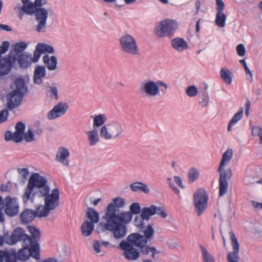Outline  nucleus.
<instances>
[{"label":"nucleus","mask_w":262,"mask_h":262,"mask_svg":"<svg viewBox=\"0 0 262 262\" xmlns=\"http://www.w3.org/2000/svg\"><path fill=\"white\" fill-rule=\"evenodd\" d=\"M124 205L123 199L120 197L114 198L108 205L102 217L105 223L100 224L103 226V230L112 232L116 239L122 238L126 235V225L131 222L133 214H139L141 212L140 204L134 203L129 207L130 211L119 212V208Z\"/></svg>","instance_id":"f257e3e1"},{"label":"nucleus","mask_w":262,"mask_h":262,"mask_svg":"<svg viewBox=\"0 0 262 262\" xmlns=\"http://www.w3.org/2000/svg\"><path fill=\"white\" fill-rule=\"evenodd\" d=\"M119 248L123 251V256L129 260H137L140 253L147 255L151 253L152 259H156V254L159 252L154 247L147 245V241L143 236L138 233H132L128 235L126 241H122L119 244Z\"/></svg>","instance_id":"f03ea898"},{"label":"nucleus","mask_w":262,"mask_h":262,"mask_svg":"<svg viewBox=\"0 0 262 262\" xmlns=\"http://www.w3.org/2000/svg\"><path fill=\"white\" fill-rule=\"evenodd\" d=\"M124 126L117 121H112L101 126L100 130V137L106 140L120 139L124 133Z\"/></svg>","instance_id":"7ed1b4c3"},{"label":"nucleus","mask_w":262,"mask_h":262,"mask_svg":"<svg viewBox=\"0 0 262 262\" xmlns=\"http://www.w3.org/2000/svg\"><path fill=\"white\" fill-rule=\"evenodd\" d=\"M121 51L128 55L138 56L140 55V51L136 39L131 35L125 34L119 39Z\"/></svg>","instance_id":"20e7f679"},{"label":"nucleus","mask_w":262,"mask_h":262,"mask_svg":"<svg viewBox=\"0 0 262 262\" xmlns=\"http://www.w3.org/2000/svg\"><path fill=\"white\" fill-rule=\"evenodd\" d=\"M160 86L164 87L165 90L168 89L167 84L162 81L155 82L153 80H147L141 83L139 89L145 96L152 97L160 95Z\"/></svg>","instance_id":"39448f33"},{"label":"nucleus","mask_w":262,"mask_h":262,"mask_svg":"<svg viewBox=\"0 0 262 262\" xmlns=\"http://www.w3.org/2000/svg\"><path fill=\"white\" fill-rule=\"evenodd\" d=\"M177 22L173 19H166L161 20L156 26L154 30L156 36L160 38L165 37L172 34L177 29Z\"/></svg>","instance_id":"423d86ee"},{"label":"nucleus","mask_w":262,"mask_h":262,"mask_svg":"<svg viewBox=\"0 0 262 262\" xmlns=\"http://www.w3.org/2000/svg\"><path fill=\"white\" fill-rule=\"evenodd\" d=\"M4 238L5 242L9 245H13L18 242H22V246L26 247H28V244H30V239L29 235L25 233V230L20 227L15 228L11 235L8 232L4 233Z\"/></svg>","instance_id":"0eeeda50"},{"label":"nucleus","mask_w":262,"mask_h":262,"mask_svg":"<svg viewBox=\"0 0 262 262\" xmlns=\"http://www.w3.org/2000/svg\"><path fill=\"white\" fill-rule=\"evenodd\" d=\"M208 195L203 189H199L193 194L194 210L198 216L201 215L208 206Z\"/></svg>","instance_id":"6e6552de"},{"label":"nucleus","mask_w":262,"mask_h":262,"mask_svg":"<svg viewBox=\"0 0 262 262\" xmlns=\"http://www.w3.org/2000/svg\"><path fill=\"white\" fill-rule=\"evenodd\" d=\"M29 233L31 236L29 235L30 239V244L28 246H31L30 249V255L36 259H39V245L38 241L40 238V232L38 229L31 226L27 227Z\"/></svg>","instance_id":"1a4fd4ad"},{"label":"nucleus","mask_w":262,"mask_h":262,"mask_svg":"<svg viewBox=\"0 0 262 262\" xmlns=\"http://www.w3.org/2000/svg\"><path fill=\"white\" fill-rule=\"evenodd\" d=\"M48 183L47 179L38 173H33L30 177L27 186L24 192V196L26 199L30 196L32 191L37 187H39Z\"/></svg>","instance_id":"9d476101"},{"label":"nucleus","mask_w":262,"mask_h":262,"mask_svg":"<svg viewBox=\"0 0 262 262\" xmlns=\"http://www.w3.org/2000/svg\"><path fill=\"white\" fill-rule=\"evenodd\" d=\"M37 25L35 30L38 33H44L46 31L47 20L48 16V11L44 8H38L34 13Z\"/></svg>","instance_id":"9b49d317"},{"label":"nucleus","mask_w":262,"mask_h":262,"mask_svg":"<svg viewBox=\"0 0 262 262\" xmlns=\"http://www.w3.org/2000/svg\"><path fill=\"white\" fill-rule=\"evenodd\" d=\"M16 58L11 52L6 57L0 58V77L8 74L12 68H16Z\"/></svg>","instance_id":"f8f14e48"},{"label":"nucleus","mask_w":262,"mask_h":262,"mask_svg":"<svg viewBox=\"0 0 262 262\" xmlns=\"http://www.w3.org/2000/svg\"><path fill=\"white\" fill-rule=\"evenodd\" d=\"M218 171L220 172L219 195L222 196L227 192L228 188V179H230L232 177V171L230 168L225 170L224 167L221 170Z\"/></svg>","instance_id":"ddd939ff"},{"label":"nucleus","mask_w":262,"mask_h":262,"mask_svg":"<svg viewBox=\"0 0 262 262\" xmlns=\"http://www.w3.org/2000/svg\"><path fill=\"white\" fill-rule=\"evenodd\" d=\"M68 108L69 105L67 102L60 101L55 105L53 108L49 112L47 118L49 120L56 119L64 115Z\"/></svg>","instance_id":"4468645a"},{"label":"nucleus","mask_w":262,"mask_h":262,"mask_svg":"<svg viewBox=\"0 0 262 262\" xmlns=\"http://www.w3.org/2000/svg\"><path fill=\"white\" fill-rule=\"evenodd\" d=\"M233 251L228 253L227 260L228 262H238V253L239 245L234 233L232 231L229 232Z\"/></svg>","instance_id":"2eb2a0df"},{"label":"nucleus","mask_w":262,"mask_h":262,"mask_svg":"<svg viewBox=\"0 0 262 262\" xmlns=\"http://www.w3.org/2000/svg\"><path fill=\"white\" fill-rule=\"evenodd\" d=\"M59 191L57 188L53 189L50 194L49 193L44 198L46 208L52 210L55 209L59 204Z\"/></svg>","instance_id":"dca6fc26"},{"label":"nucleus","mask_w":262,"mask_h":262,"mask_svg":"<svg viewBox=\"0 0 262 262\" xmlns=\"http://www.w3.org/2000/svg\"><path fill=\"white\" fill-rule=\"evenodd\" d=\"M50 189L48 185L47 184L39 187H37L34 188L30 196L28 199L26 200L24 194H23V200L25 203H27L28 201H31V202H33L35 197L38 198H45L49 193H50Z\"/></svg>","instance_id":"f3484780"},{"label":"nucleus","mask_w":262,"mask_h":262,"mask_svg":"<svg viewBox=\"0 0 262 262\" xmlns=\"http://www.w3.org/2000/svg\"><path fill=\"white\" fill-rule=\"evenodd\" d=\"M24 95L16 91H11L7 95V100L8 107L9 108H14L20 104Z\"/></svg>","instance_id":"a211bd4d"},{"label":"nucleus","mask_w":262,"mask_h":262,"mask_svg":"<svg viewBox=\"0 0 262 262\" xmlns=\"http://www.w3.org/2000/svg\"><path fill=\"white\" fill-rule=\"evenodd\" d=\"M12 56L16 58V63L19 64L21 69H27L31 66L32 62L31 60V54L27 52H24L23 54L13 55L12 52Z\"/></svg>","instance_id":"6ab92c4d"},{"label":"nucleus","mask_w":262,"mask_h":262,"mask_svg":"<svg viewBox=\"0 0 262 262\" xmlns=\"http://www.w3.org/2000/svg\"><path fill=\"white\" fill-rule=\"evenodd\" d=\"M6 200L7 201L5 208L6 213L11 216L17 214L19 211V206L15 200L10 196H7Z\"/></svg>","instance_id":"aec40b11"},{"label":"nucleus","mask_w":262,"mask_h":262,"mask_svg":"<svg viewBox=\"0 0 262 262\" xmlns=\"http://www.w3.org/2000/svg\"><path fill=\"white\" fill-rule=\"evenodd\" d=\"M70 152L69 150L64 147H60L58 148L57 151L55 159L57 161L68 166L69 165V161L68 160Z\"/></svg>","instance_id":"412c9836"},{"label":"nucleus","mask_w":262,"mask_h":262,"mask_svg":"<svg viewBox=\"0 0 262 262\" xmlns=\"http://www.w3.org/2000/svg\"><path fill=\"white\" fill-rule=\"evenodd\" d=\"M46 74V68L42 66H37L34 71L33 82L36 84H41L42 83V78L45 77Z\"/></svg>","instance_id":"4be33fe9"},{"label":"nucleus","mask_w":262,"mask_h":262,"mask_svg":"<svg viewBox=\"0 0 262 262\" xmlns=\"http://www.w3.org/2000/svg\"><path fill=\"white\" fill-rule=\"evenodd\" d=\"M35 217H36V214H35V211L29 209L24 210L19 216L20 220L23 224H28L31 222Z\"/></svg>","instance_id":"5701e85b"},{"label":"nucleus","mask_w":262,"mask_h":262,"mask_svg":"<svg viewBox=\"0 0 262 262\" xmlns=\"http://www.w3.org/2000/svg\"><path fill=\"white\" fill-rule=\"evenodd\" d=\"M42 60L49 70L54 71L56 70L57 59L55 56L53 55L50 57L48 55L46 54L43 56Z\"/></svg>","instance_id":"b1692460"},{"label":"nucleus","mask_w":262,"mask_h":262,"mask_svg":"<svg viewBox=\"0 0 262 262\" xmlns=\"http://www.w3.org/2000/svg\"><path fill=\"white\" fill-rule=\"evenodd\" d=\"M171 46L173 49L182 52L188 48L187 42L182 38H175L171 40Z\"/></svg>","instance_id":"393cba45"},{"label":"nucleus","mask_w":262,"mask_h":262,"mask_svg":"<svg viewBox=\"0 0 262 262\" xmlns=\"http://www.w3.org/2000/svg\"><path fill=\"white\" fill-rule=\"evenodd\" d=\"M94 229V224L89 221H85L81 225V233L83 236L85 237L89 236L92 234Z\"/></svg>","instance_id":"a878e982"},{"label":"nucleus","mask_w":262,"mask_h":262,"mask_svg":"<svg viewBox=\"0 0 262 262\" xmlns=\"http://www.w3.org/2000/svg\"><path fill=\"white\" fill-rule=\"evenodd\" d=\"M86 136L89 145L91 146L96 145L99 142V134L95 129L87 132Z\"/></svg>","instance_id":"bb28decb"},{"label":"nucleus","mask_w":262,"mask_h":262,"mask_svg":"<svg viewBox=\"0 0 262 262\" xmlns=\"http://www.w3.org/2000/svg\"><path fill=\"white\" fill-rule=\"evenodd\" d=\"M233 156V150L231 148H228L223 154L222 159L220 164V166L218 168V170H221L223 168L225 167L226 164H228Z\"/></svg>","instance_id":"cd10ccee"},{"label":"nucleus","mask_w":262,"mask_h":262,"mask_svg":"<svg viewBox=\"0 0 262 262\" xmlns=\"http://www.w3.org/2000/svg\"><path fill=\"white\" fill-rule=\"evenodd\" d=\"M130 188L134 192L140 191L146 194H148L149 192V189L147 185L140 182L132 183L130 185Z\"/></svg>","instance_id":"c85d7f7f"},{"label":"nucleus","mask_w":262,"mask_h":262,"mask_svg":"<svg viewBox=\"0 0 262 262\" xmlns=\"http://www.w3.org/2000/svg\"><path fill=\"white\" fill-rule=\"evenodd\" d=\"M199 247L201 252L202 262H215L214 256L205 247L202 245H200Z\"/></svg>","instance_id":"c756f323"},{"label":"nucleus","mask_w":262,"mask_h":262,"mask_svg":"<svg viewBox=\"0 0 262 262\" xmlns=\"http://www.w3.org/2000/svg\"><path fill=\"white\" fill-rule=\"evenodd\" d=\"M15 85L16 87L15 90L13 91H16L19 94L24 95L28 91L27 86L25 84V82L24 79L21 78L17 79L15 81Z\"/></svg>","instance_id":"7c9ffc66"},{"label":"nucleus","mask_w":262,"mask_h":262,"mask_svg":"<svg viewBox=\"0 0 262 262\" xmlns=\"http://www.w3.org/2000/svg\"><path fill=\"white\" fill-rule=\"evenodd\" d=\"M243 108L242 107H241L238 111V112L234 114L233 117L229 121L227 126L228 131H230L232 129V127L233 126H234L237 123V122L241 119L243 116Z\"/></svg>","instance_id":"2f4dec72"},{"label":"nucleus","mask_w":262,"mask_h":262,"mask_svg":"<svg viewBox=\"0 0 262 262\" xmlns=\"http://www.w3.org/2000/svg\"><path fill=\"white\" fill-rule=\"evenodd\" d=\"M86 215L90 220V222L93 223V224L97 223L99 221V213L92 208L90 207L87 209Z\"/></svg>","instance_id":"473e14b6"},{"label":"nucleus","mask_w":262,"mask_h":262,"mask_svg":"<svg viewBox=\"0 0 262 262\" xmlns=\"http://www.w3.org/2000/svg\"><path fill=\"white\" fill-rule=\"evenodd\" d=\"M220 76L227 84L229 85L232 83V73L228 69L222 68L220 71Z\"/></svg>","instance_id":"72a5a7b5"},{"label":"nucleus","mask_w":262,"mask_h":262,"mask_svg":"<svg viewBox=\"0 0 262 262\" xmlns=\"http://www.w3.org/2000/svg\"><path fill=\"white\" fill-rule=\"evenodd\" d=\"M51 210L52 209H49L48 208H46L45 204L44 206L39 205L36 208L35 213L36 214V216L37 217H46L49 214Z\"/></svg>","instance_id":"f704fd0d"},{"label":"nucleus","mask_w":262,"mask_h":262,"mask_svg":"<svg viewBox=\"0 0 262 262\" xmlns=\"http://www.w3.org/2000/svg\"><path fill=\"white\" fill-rule=\"evenodd\" d=\"M23 247V248L20 249L18 251L17 257L19 260L26 261L29 257L28 253H30V249L31 248V246H28V247H26L25 246Z\"/></svg>","instance_id":"c9c22d12"},{"label":"nucleus","mask_w":262,"mask_h":262,"mask_svg":"<svg viewBox=\"0 0 262 262\" xmlns=\"http://www.w3.org/2000/svg\"><path fill=\"white\" fill-rule=\"evenodd\" d=\"M106 120L107 118L104 114L96 115L93 119V127H98L102 126L106 122Z\"/></svg>","instance_id":"e433bc0d"},{"label":"nucleus","mask_w":262,"mask_h":262,"mask_svg":"<svg viewBox=\"0 0 262 262\" xmlns=\"http://www.w3.org/2000/svg\"><path fill=\"white\" fill-rule=\"evenodd\" d=\"M141 214L145 220H149L150 216L155 214V210H154L152 205L149 207H145L143 208L141 210Z\"/></svg>","instance_id":"4c0bfd02"},{"label":"nucleus","mask_w":262,"mask_h":262,"mask_svg":"<svg viewBox=\"0 0 262 262\" xmlns=\"http://www.w3.org/2000/svg\"><path fill=\"white\" fill-rule=\"evenodd\" d=\"M38 9L35 7L34 4L32 2L26 4L23 6L21 8L22 11L26 14L32 15L33 14L36 10Z\"/></svg>","instance_id":"58836bf2"},{"label":"nucleus","mask_w":262,"mask_h":262,"mask_svg":"<svg viewBox=\"0 0 262 262\" xmlns=\"http://www.w3.org/2000/svg\"><path fill=\"white\" fill-rule=\"evenodd\" d=\"M226 16L223 12H217L215 17V23L220 27H225L226 24Z\"/></svg>","instance_id":"ea45409f"},{"label":"nucleus","mask_w":262,"mask_h":262,"mask_svg":"<svg viewBox=\"0 0 262 262\" xmlns=\"http://www.w3.org/2000/svg\"><path fill=\"white\" fill-rule=\"evenodd\" d=\"M36 46L39 48L41 53L52 54L54 53V48L52 46L44 43H38Z\"/></svg>","instance_id":"a19ab883"},{"label":"nucleus","mask_w":262,"mask_h":262,"mask_svg":"<svg viewBox=\"0 0 262 262\" xmlns=\"http://www.w3.org/2000/svg\"><path fill=\"white\" fill-rule=\"evenodd\" d=\"M28 45L24 41L18 42L15 44L13 55L23 54V52L27 47Z\"/></svg>","instance_id":"79ce46f5"},{"label":"nucleus","mask_w":262,"mask_h":262,"mask_svg":"<svg viewBox=\"0 0 262 262\" xmlns=\"http://www.w3.org/2000/svg\"><path fill=\"white\" fill-rule=\"evenodd\" d=\"M47 94L52 99L57 100L59 98L58 92L56 86L54 85L49 86L47 90Z\"/></svg>","instance_id":"37998d69"},{"label":"nucleus","mask_w":262,"mask_h":262,"mask_svg":"<svg viewBox=\"0 0 262 262\" xmlns=\"http://www.w3.org/2000/svg\"><path fill=\"white\" fill-rule=\"evenodd\" d=\"M199 176V172L195 168H191L188 173V181L190 183H193L195 181Z\"/></svg>","instance_id":"c03bdc74"},{"label":"nucleus","mask_w":262,"mask_h":262,"mask_svg":"<svg viewBox=\"0 0 262 262\" xmlns=\"http://www.w3.org/2000/svg\"><path fill=\"white\" fill-rule=\"evenodd\" d=\"M155 233V230L152 227L151 225L148 224L145 229L144 230V235L143 237H144V240L148 242V240H150L153 236V235Z\"/></svg>","instance_id":"a18cd8bd"},{"label":"nucleus","mask_w":262,"mask_h":262,"mask_svg":"<svg viewBox=\"0 0 262 262\" xmlns=\"http://www.w3.org/2000/svg\"><path fill=\"white\" fill-rule=\"evenodd\" d=\"M154 210H155V214H157L162 218H166L167 214L162 207H157L152 205Z\"/></svg>","instance_id":"49530a36"},{"label":"nucleus","mask_w":262,"mask_h":262,"mask_svg":"<svg viewBox=\"0 0 262 262\" xmlns=\"http://www.w3.org/2000/svg\"><path fill=\"white\" fill-rule=\"evenodd\" d=\"M41 54L42 53H41V51H40L39 48H38V47L37 46H36L35 49L33 52V57H32V55L31 54V60L32 63V62L35 63V62H38V61L39 60V59L40 57Z\"/></svg>","instance_id":"de8ad7c7"},{"label":"nucleus","mask_w":262,"mask_h":262,"mask_svg":"<svg viewBox=\"0 0 262 262\" xmlns=\"http://www.w3.org/2000/svg\"><path fill=\"white\" fill-rule=\"evenodd\" d=\"M252 135L253 136L259 137V143L262 144V128L258 126H254L252 130Z\"/></svg>","instance_id":"09e8293b"},{"label":"nucleus","mask_w":262,"mask_h":262,"mask_svg":"<svg viewBox=\"0 0 262 262\" xmlns=\"http://www.w3.org/2000/svg\"><path fill=\"white\" fill-rule=\"evenodd\" d=\"M186 93L189 97H194L196 96L198 93V89L194 85L189 86L187 88Z\"/></svg>","instance_id":"8fccbe9b"},{"label":"nucleus","mask_w":262,"mask_h":262,"mask_svg":"<svg viewBox=\"0 0 262 262\" xmlns=\"http://www.w3.org/2000/svg\"><path fill=\"white\" fill-rule=\"evenodd\" d=\"M209 101V97L208 94L204 92L201 96V100L200 101L199 103L200 105L204 107L208 106Z\"/></svg>","instance_id":"3c124183"},{"label":"nucleus","mask_w":262,"mask_h":262,"mask_svg":"<svg viewBox=\"0 0 262 262\" xmlns=\"http://www.w3.org/2000/svg\"><path fill=\"white\" fill-rule=\"evenodd\" d=\"M24 137L27 142H32L35 140L34 134L30 129H28L26 133H24Z\"/></svg>","instance_id":"603ef678"},{"label":"nucleus","mask_w":262,"mask_h":262,"mask_svg":"<svg viewBox=\"0 0 262 262\" xmlns=\"http://www.w3.org/2000/svg\"><path fill=\"white\" fill-rule=\"evenodd\" d=\"M145 220L141 214L140 216H136L134 219V224L136 226L142 229L144 227L143 221Z\"/></svg>","instance_id":"864d4df0"},{"label":"nucleus","mask_w":262,"mask_h":262,"mask_svg":"<svg viewBox=\"0 0 262 262\" xmlns=\"http://www.w3.org/2000/svg\"><path fill=\"white\" fill-rule=\"evenodd\" d=\"M24 134L15 131L13 134V141L16 143H19L22 141Z\"/></svg>","instance_id":"5fc2aeb1"},{"label":"nucleus","mask_w":262,"mask_h":262,"mask_svg":"<svg viewBox=\"0 0 262 262\" xmlns=\"http://www.w3.org/2000/svg\"><path fill=\"white\" fill-rule=\"evenodd\" d=\"M10 46V43L9 41H4L0 46V56H2V55L5 53L8 50Z\"/></svg>","instance_id":"6e6d98bb"},{"label":"nucleus","mask_w":262,"mask_h":262,"mask_svg":"<svg viewBox=\"0 0 262 262\" xmlns=\"http://www.w3.org/2000/svg\"><path fill=\"white\" fill-rule=\"evenodd\" d=\"M236 52L239 56L242 57L245 55L246 50L243 44H239L236 47Z\"/></svg>","instance_id":"4d7b16f0"},{"label":"nucleus","mask_w":262,"mask_h":262,"mask_svg":"<svg viewBox=\"0 0 262 262\" xmlns=\"http://www.w3.org/2000/svg\"><path fill=\"white\" fill-rule=\"evenodd\" d=\"M167 181L169 184V187L172 189V190L177 194L180 193L179 189L174 185V182H173L172 179L171 178H168L167 179Z\"/></svg>","instance_id":"13d9d810"},{"label":"nucleus","mask_w":262,"mask_h":262,"mask_svg":"<svg viewBox=\"0 0 262 262\" xmlns=\"http://www.w3.org/2000/svg\"><path fill=\"white\" fill-rule=\"evenodd\" d=\"M15 131L24 134L25 129V125L22 122H18L17 123L15 126Z\"/></svg>","instance_id":"bf43d9fd"},{"label":"nucleus","mask_w":262,"mask_h":262,"mask_svg":"<svg viewBox=\"0 0 262 262\" xmlns=\"http://www.w3.org/2000/svg\"><path fill=\"white\" fill-rule=\"evenodd\" d=\"M17 171L24 179H26L29 174V170L27 168H18Z\"/></svg>","instance_id":"052dcab7"},{"label":"nucleus","mask_w":262,"mask_h":262,"mask_svg":"<svg viewBox=\"0 0 262 262\" xmlns=\"http://www.w3.org/2000/svg\"><path fill=\"white\" fill-rule=\"evenodd\" d=\"M216 9L217 12H223L225 8V5L223 0H216Z\"/></svg>","instance_id":"680f3d73"},{"label":"nucleus","mask_w":262,"mask_h":262,"mask_svg":"<svg viewBox=\"0 0 262 262\" xmlns=\"http://www.w3.org/2000/svg\"><path fill=\"white\" fill-rule=\"evenodd\" d=\"M8 116V112L6 110H2L0 112V123L6 121Z\"/></svg>","instance_id":"e2e57ef3"},{"label":"nucleus","mask_w":262,"mask_h":262,"mask_svg":"<svg viewBox=\"0 0 262 262\" xmlns=\"http://www.w3.org/2000/svg\"><path fill=\"white\" fill-rule=\"evenodd\" d=\"M100 243L98 241H94L93 242V248L95 251V252L96 254L100 253L101 252L100 250V247H101Z\"/></svg>","instance_id":"0e129e2a"},{"label":"nucleus","mask_w":262,"mask_h":262,"mask_svg":"<svg viewBox=\"0 0 262 262\" xmlns=\"http://www.w3.org/2000/svg\"><path fill=\"white\" fill-rule=\"evenodd\" d=\"M247 79L250 82H252L253 81V75L251 71L249 70L248 66L244 68Z\"/></svg>","instance_id":"69168bd1"},{"label":"nucleus","mask_w":262,"mask_h":262,"mask_svg":"<svg viewBox=\"0 0 262 262\" xmlns=\"http://www.w3.org/2000/svg\"><path fill=\"white\" fill-rule=\"evenodd\" d=\"M5 139L7 141H10L11 140H13V134L10 130H7L5 134Z\"/></svg>","instance_id":"338daca9"},{"label":"nucleus","mask_w":262,"mask_h":262,"mask_svg":"<svg viewBox=\"0 0 262 262\" xmlns=\"http://www.w3.org/2000/svg\"><path fill=\"white\" fill-rule=\"evenodd\" d=\"M174 180L175 182L178 184V185L181 187V188H184V186L183 185L182 181L180 177L178 176H174L173 177Z\"/></svg>","instance_id":"774afa93"}]
</instances>
